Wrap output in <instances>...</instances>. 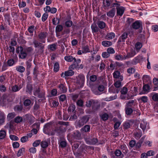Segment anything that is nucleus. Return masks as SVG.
<instances>
[{"mask_svg": "<svg viewBox=\"0 0 158 158\" xmlns=\"http://www.w3.org/2000/svg\"><path fill=\"white\" fill-rule=\"evenodd\" d=\"M85 141L86 143L89 145H98L99 144H102L104 143V140H102L103 143H98V139L94 136H91L90 137L87 138L85 139Z\"/></svg>", "mask_w": 158, "mask_h": 158, "instance_id": "obj_1", "label": "nucleus"}, {"mask_svg": "<svg viewBox=\"0 0 158 158\" xmlns=\"http://www.w3.org/2000/svg\"><path fill=\"white\" fill-rule=\"evenodd\" d=\"M14 110L16 112L21 113L23 110V106L21 105H16L14 106Z\"/></svg>", "mask_w": 158, "mask_h": 158, "instance_id": "obj_24", "label": "nucleus"}, {"mask_svg": "<svg viewBox=\"0 0 158 158\" xmlns=\"http://www.w3.org/2000/svg\"><path fill=\"white\" fill-rule=\"evenodd\" d=\"M102 45L104 47H108L112 45V42L110 41L104 40L102 42Z\"/></svg>", "mask_w": 158, "mask_h": 158, "instance_id": "obj_32", "label": "nucleus"}, {"mask_svg": "<svg viewBox=\"0 0 158 158\" xmlns=\"http://www.w3.org/2000/svg\"><path fill=\"white\" fill-rule=\"evenodd\" d=\"M128 35V34L127 32H123L119 37L118 40V42H125V40L127 38Z\"/></svg>", "mask_w": 158, "mask_h": 158, "instance_id": "obj_14", "label": "nucleus"}, {"mask_svg": "<svg viewBox=\"0 0 158 158\" xmlns=\"http://www.w3.org/2000/svg\"><path fill=\"white\" fill-rule=\"evenodd\" d=\"M73 136L75 139H79L81 138V134L79 131L77 130L74 132Z\"/></svg>", "mask_w": 158, "mask_h": 158, "instance_id": "obj_29", "label": "nucleus"}, {"mask_svg": "<svg viewBox=\"0 0 158 158\" xmlns=\"http://www.w3.org/2000/svg\"><path fill=\"white\" fill-rule=\"evenodd\" d=\"M100 105L98 103V102L94 100H92V110L96 111L98 110L100 108Z\"/></svg>", "mask_w": 158, "mask_h": 158, "instance_id": "obj_16", "label": "nucleus"}, {"mask_svg": "<svg viewBox=\"0 0 158 158\" xmlns=\"http://www.w3.org/2000/svg\"><path fill=\"white\" fill-rule=\"evenodd\" d=\"M15 63L14 60L12 59L9 60L7 62L8 65L10 66L13 65Z\"/></svg>", "mask_w": 158, "mask_h": 158, "instance_id": "obj_63", "label": "nucleus"}, {"mask_svg": "<svg viewBox=\"0 0 158 158\" xmlns=\"http://www.w3.org/2000/svg\"><path fill=\"white\" fill-rule=\"evenodd\" d=\"M23 118L21 117L18 116L15 118V122L16 123H19L21 122Z\"/></svg>", "mask_w": 158, "mask_h": 158, "instance_id": "obj_59", "label": "nucleus"}, {"mask_svg": "<svg viewBox=\"0 0 158 158\" xmlns=\"http://www.w3.org/2000/svg\"><path fill=\"white\" fill-rule=\"evenodd\" d=\"M116 0H102V6L104 9L106 10L109 8L114 7V4H116Z\"/></svg>", "mask_w": 158, "mask_h": 158, "instance_id": "obj_3", "label": "nucleus"}, {"mask_svg": "<svg viewBox=\"0 0 158 158\" xmlns=\"http://www.w3.org/2000/svg\"><path fill=\"white\" fill-rule=\"evenodd\" d=\"M120 4L117 3L116 4H114V7H116L117 10V16H122L123 14L125 8L122 6H120Z\"/></svg>", "mask_w": 158, "mask_h": 158, "instance_id": "obj_6", "label": "nucleus"}, {"mask_svg": "<svg viewBox=\"0 0 158 158\" xmlns=\"http://www.w3.org/2000/svg\"><path fill=\"white\" fill-rule=\"evenodd\" d=\"M143 92H140L139 94H144L145 93V92H147V93L149 92L150 89V88L148 84L145 85L143 86Z\"/></svg>", "mask_w": 158, "mask_h": 158, "instance_id": "obj_25", "label": "nucleus"}, {"mask_svg": "<svg viewBox=\"0 0 158 158\" xmlns=\"http://www.w3.org/2000/svg\"><path fill=\"white\" fill-rule=\"evenodd\" d=\"M132 27L134 29H138V20H137L133 23L132 24Z\"/></svg>", "mask_w": 158, "mask_h": 158, "instance_id": "obj_56", "label": "nucleus"}, {"mask_svg": "<svg viewBox=\"0 0 158 158\" xmlns=\"http://www.w3.org/2000/svg\"><path fill=\"white\" fill-rule=\"evenodd\" d=\"M145 28L143 26V25L142 21L139 20V33H141L143 32V31H145Z\"/></svg>", "mask_w": 158, "mask_h": 158, "instance_id": "obj_39", "label": "nucleus"}, {"mask_svg": "<svg viewBox=\"0 0 158 158\" xmlns=\"http://www.w3.org/2000/svg\"><path fill=\"white\" fill-rule=\"evenodd\" d=\"M136 54V52L135 49H131L130 52L127 53V55L124 56V59L132 57Z\"/></svg>", "mask_w": 158, "mask_h": 158, "instance_id": "obj_19", "label": "nucleus"}, {"mask_svg": "<svg viewBox=\"0 0 158 158\" xmlns=\"http://www.w3.org/2000/svg\"><path fill=\"white\" fill-rule=\"evenodd\" d=\"M33 89L32 85L31 84H28L26 85V91L30 94H32Z\"/></svg>", "mask_w": 158, "mask_h": 158, "instance_id": "obj_27", "label": "nucleus"}, {"mask_svg": "<svg viewBox=\"0 0 158 158\" xmlns=\"http://www.w3.org/2000/svg\"><path fill=\"white\" fill-rule=\"evenodd\" d=\"M40 108V105L39 103L37 101H35L34 105L33 106V110L34 111H36Z\"/></svg>", "mask_w": 158, "mask_h": 158, "instance_id": "obj_47", "label": "nucleus"}, {"mask_svg": "<svg viewBox=\"0 0 158 158\" xmlns=\"http://www.w3.org/2000/svg\"><path fill=\"white\" fill-rule=\"evenodd\" d=\"M108 115L107 113L103 114L101 116L102 119L104 121L107 120L108 119Z\"/></svg>", "mask_w": 158, "mask_h": 158, "instance_id": "obj_64", "label": "nucleus"}, {"mask_svg": "<svg viewBox=\"0 0 158 158\" xmlns=\"http://www.w3.org/2000/svg\"><path fill=\"white\" fill-rule=\"evenodd\" d=\"M72 70L70 69L65 71L64 73V76L66 77H68L73 75L74 74V72Z\"/></svg>", "mask_w": 158, "mask_h": 158, "instance_id": "obj_30", "label": "nucleus"}, {"mask_svg": "<svg viewBox=\"0 0 158 158\" xmlns=\"http://www.w3.org/2000/svg\"><path fill=\"white\" fill-rule=\"evenodd\" d=\"M31 101L30 99H26L24 102L23 104L24 105L26 106H29L31 104ZM33 104V102L32 103H31L32 105Z\"/></svg>", "mask_w": 158, "mask_h": 158, "instance_id": "obj_49", "label": "nucleus"}, {"mask_svg": "<svg viewBox=\"0 0 158 158\" xmlns=\"http://www.w3.org/2000/svg\"><path fill=\"white\" fill-rule=\"evenodd\" d=\"M57 87L60 93H65L67 91V88L65 86V84L64 83H60L58 85Z\"/></svg>", "mask_w": 158, "mask_h": 158, "instance_id": "obj_12", "label": "nucleus"}, {"mask_svg": "<svg viewBox=\"0 0 158 158\" xmlns=\"http://www.w3.org/2000/svg\"><path fill=\"white\" fill-rule=\"evenodd\" d=\"M145 32L144 30L143 33L140 34L139 35V50L142 48L143 46L142 43L145 42L146 38L145 37Z\"/></svg>", "mask_w": 158, "mask_h": 158, "instance_id": "obj_10", "label": "nucleus"}, {"mask_svg": "<svg viewBox=\"0 0 158 158\" xmlns=\"http://www.w3.org/2000/svg\"><path fill=\"white\" fill-rule=\"evenodd\" d=\"M149 96L152 97V99L154 101H158V93L153 92L150 94Z\"/></svg>", "mask_w": 158, "mask_h": 158, "instance_id": "obj_31", "label": "nucleus"}, {"mask_svg": "<svg viewBox=\"0 0 158 158\" xmlns=\"http://www.w3.org/2000/svg\"><path fill=\"white\" fill-rule=\"evenodd\" d=\"M25 116L26 119L31 124L34 123V120L33 119V117H32L30 115H29L27 114H26Z\"/></svg>", "mask_w": 158, "mask_h": 158, "instance_id": "obj_37", "label": "nucleus"}, {"mask_svg": "<svg viewBox=\"0 0 158 158\" xmlns=\"http://www.w3.org/2000/svg\"><path fill=\"white\" fill-rule=\"evenodd\" d=\"M79 143H75L72 146V150L73 152L74 153V151L78 148L79 146Z\"/></svg>", "mask_w": 158, "mask_h": 158, "instance_id": "obj_58", "label": "nucleus"}, {"mask_svg": "<svg viewBox=\"0 0 158 158\" xmlns=\"http://www.w3.org/2000/svg\"><path fill=\"white\" fill-rule=\"evenodd\" d=\"M90 116L88 115H84L81 117L78 122V124L79 127L83 126L89 121Z\"/></svg>", "mask_w": 158, "mask_h": 158, "instance_id": "obj_5", "label": "nucleus"}, {"mask_svg": "<svg viewBox=\"0 0 158 158\" xmlns=\"http://www.w3.org/2000/svg\"><path fill=\"white\" fill-rule=\"evenodd\" d=\"M25 151V148H22L20 149L17 153V156H20L22 155H23V152H24Z\"/></svg>", "mask_w": 158, "mask_h": 158, "instance_id": "obj_55", "label": "nucleus"}, {"mask_svg": "<svg viewBox=\"0 0 158 158\" xmlns=\"http://www.w3.org/2000/svg\"><path fill=\"white\" fill-rule=\"evenodd\" d=\"M48 48L51 50L53 51H55L56 49V45L54 44L49 45Z\"/></svg>", "mask_w": 158, "mask_h": 158, "instance_id": "obj_50", "label": "nucleus"}, {"mask_svg": "<svg viewBox=\"0 0 158 158\" xmlns=\"http://www.w3.org/2000/svg\"><path fill=\"white\" fill-rule=\"evenodd\" d=\"M110 11L106 13L107 15L110 18H113L115 14L116 9L115 7H112Z\"/></svg>", "mask_w": 158, "mask_h": 158, "instance_id": "obj_17", "label": "nucleus"}, {"mask_svg": "<svg viewBox=\"0 0 158 158\" xmlns=\"http://www.w3.org/2000/svg\"><path fill=\"white\" fill-rule=\"evenodd\" d=\"M6 132L5 130L2 129L0 130V140L4 139L6 137Z\"/></svg>", "mask_w": 158, "mask_h": 158, "instance_id": "obj_28", "label": "nucleus"}, {"mask_svg": "<svg viewBox=\"0 0 158 158\" xmlns=\"http://www.w3.org/2000/svg\"><path fill=\"white\" fill-rule=\"evenodd\" d=\"M90 126L89 125H85L81 129V132L83 133H88L90 131Z\"/></svg>", "mask_w": 158, "mask_h": 158, "instance_id": "obj_18", "label": "nucleus"}, {"mask_svg": "<svg viewBox=\"0 0 158 158\" xmlns=\"http://www.w3.org/2000/svg\"><path fill=\"white\" fill-rule=\"evenodd\" d=\"M64 59L68 62H72L73 60H75L76 58L73 57L71 56H66L64 57Z\"/></svg>", "mask_w": 158, "mask_h": 158, "instance_id": "obj_34", "label": "nucleus"}, {"mask_svg": "<svg viewBox=\"0 0 158 158\" xmlns=\"http://www.w3.org/2000/svg\"><path fill=\"white\" fill-rule=\"evenodd\" d=\"M48 35L47 32H41L39 33L37 37L39 41L43 43H45L46 42V39Z\"/></svg>", "mask_w": 158, "mask_h": 158, "instance_id": "obj_8", "label": "nucleus"}, {"mask_svg": "<svg viewBox=\"0 0 158 158\" xmlns=\"http://www.w3.org/2000/svg\"><path fill=\"white\" fill-rule=\"evenodd\" d=\"M83 53H86L89 52V48L88 45L83 46L81 48Z\"/></svg>", "mask_w": 158, "mask_h": 158, "instance_id": "obj_46", "label": "nucleus"}, {"mask_svg": "<svg viewBox=\"0 0 158 158\" xmlns=\"http://www.w3.org/2000/svg\"><path fill=\"white\" fill-rule=\"evenodd\" d=\"M49 125V123H47L45 126H44V127H45V128L44 130V133L48 135H55L56 133V132L54 130L53 131H49L48 129V128H47V127Z\"/></svg>", "mask_w": 158, "mask_h": 158, "instance_id": "obj_15", "label": "nucleus"}, {"mask_svg": "<svg viewBox=\"0 0 158 158\" xmlns=\"http://www.w3.org/2000/svg\"><path fill=\"white\" fill-rule=\"evenodd\" d=\"M73 115H72L69 118L70 121H74L77 118V116L76 114V112L73 113Z\"/></svg>", "mask_w": 158, "mask_h": 158, "instance_id": "obj_57", "label": "nucleus"}, {"mask_svg": "<svg viewBox=\"0 0 158 158\" xmlns=\"http://www.w3.org/2000/svg\"><path fill=\"white\" fill-rule=\"evenodd\" d=\"M120 63L118 62H116L115 63L113 64V61H112L110 63V67L111 68L112 70L114 69L117 66H120Z\"/></svg>", "mask_w": 158, "mask_h": 158, "instance_id": "obj_35", "label": "nucleus"}, {"mask_svg": "<svg viewBox=\"0 0 158 158\" xmlns=\"http://www.w3.org/2000/svg\"><path fill=\"white\" fill-rule=\"evenodd\" d=\"M92 33L94 34L100 31V29L95 23L92 24L91 26Z\"/></svg>", "mask_w": 158, "mask_h": 158, "instance_id": "obj_20", "label": "nucleus"}, {"mask_svg": "<svg viewBox=\"0 0 158 158\" xmlns=\"http://www.w3.org/2000/svg\"><path fill=\"white\" fill-rule=\"evenodd\" d=\"M54 131L56 133V135L59 136L65 131V129L64 127L61 126L56 127Z\"/></svg>", "mask_w": 158, "mask_h": 158, "instance_id": "obj_11", "label": "nucleus"}, {"mask_svg": "<svg viewBox=\"0 0 158 158\" xmlns=\"http://www.w3.org/2000/svg\"><path fill=\"white\" fill-rule=\"evenodd\" d=\"M4 19L5 21H6L9 24H10V16L9 14L6 13L4 15Z\"/></svg>", "mask_w": 158, "mask_h": 158, "instance_id": "obj_41", "label": "nucleus"}, {"mask_svg": "<svg viewBox=\"0 0 158 158\" xmlns=\"http://www.w3.org/2000/svg\"><path fill=\"white\" fill-rule=\"evenodd\" d=\"M59 68H60V65H59V63L57 62H56L54 65V67H53L54 71L55 73L57 72L59 70Z\"/></svg>", "mask_w": 158, "mask_h": 158, "instance_id": "obj_42", "label": "nucleus"}, {"mask_svg": "<svg viewBox=\"0 0 158 158\" xmlns=\"http://www.w3.org/2000/svg\"><path fill=\"white\" fill-rule=\"evenodd\" d=\"M63 29V27L61 25L58 24L56 27L55 32L56 33L61 32Z\"/></svg>", "mask_w": 158, "mask_h": 158, "instance_id": "obj_40", "label": "nucleus"}, {"mask_svg": "<svg viewBox=\"0 0 158 158\" xmlns=\"http://www.w3.org/2000/svg\"><path fill=\"white\" fill-rule=\"evenodd\" d=\"M79 64L73 62V63L69 66V69L73 70L76 69L78 70V67L79 66Z\"/></svg>", "mask_w": 158, "mask_h": 158, "instance_id": "obj_36", "label": "nucleus"}, {"mask_svg": "<svg viewBox=\"0 0 158 158\" xmlns=\"http://www.w3.org/2000/svg\"><path fill=\"white\" fill-rule=\"evenodd\" d=\"M10 139L12 140L18 141L19 140V138L16 136L13 135H10L9 136Z\"/></svg>", "mask_w": 158, "mask_h": 158, "instance_id": "obj_60", "label": "nucleus"}, {"mask_svg": "<svg viewBox=\"0 0 158 158\" xmlns=\"http://www.w3.org/2000/svg\"><path fill=\"white\" fill-rule=\"evenodd\" d=\"M5 115L4 114H0V124H2L5 122Z\"/></svg>", "mask_w": 158, "mask_h": 158, "instance_id": "obj_48", "label": "nucleus"}, {"mask_svg": "<svg viewBox=\"0 0 158 158\" xmlns=\"http://www.w3.org/2000/svg\"><path fill=\"white\" fill-rule=\"evenodd\" d=\"M143 83L147 82L150 80V77L148 75H144L142 77Z\"/></svg>", "mask_w": 158, "mask_h": 158, "instance_id": "obj_51", "label": "nucleus"}, {"mask_svg": "<svg viewBox=\"0 0 158 158\" xmlns=\"http://www.w3.org/2000/svg\"><path fill=\"white\" fill-rule=\"evenodd\" d=\"M40 143L41 147L43 148H46L48 146V143L46 141H42Z\"/></svg>", "mask_w": 158, "mask_h": 158, "instance_id": "obj_52", "label": "nucleus"}, {"mask_svg": "<svg viewBox=\"0 0 158 158\" xmlns=\"http://www.w3.org/2000/svg\"><path fill=\"white\" fill-rule=\"evenodd\" d=\"M115 36V34L114 32H110L108 33L106 36L107 39L111 40L114 38Z\"/></svg>", "mask_w": 158, "mask_h": 158, "instance_id": "obj_44", "label": "nucleus"}, {"mask_svg": "<svg viewBox=\"0 0 158 158\" xmlns=\"http://www.w3.org/2000/svg\"><path fill=\"white\" fill-rule=\"evenodd\" d=\"M76 106L75 105L72 104L70 105L68 108V112L69 114H72V113L76 112L75 110Z\"/></svg>", "mask_w": 158, "mask_h": 158, "instance_id": "obj_21", "label": "nucleus"}, {"mask_svg": "<svg viewBox=\"0 0 158 158\" xmlns=\"http://www.w3.org/2000/svg\"><path fill=\"white\" fill-rule=\"evenodd\" d=\"M115 155L117 157L116 158H123L124 155L122 153L121 151L119 149L116 150L114 152Z\"/></svg>", "mask_w": 158, "mask_h": 158, "instance_id": "obj_23", "label": "nucleus"}, {"mask_svg": "<svg viewBox=\"0 0 158 158\" xmlns=\"http://www.w3.org/2000/svg\"><path fill=\"white\" fill-rule=\"evenodd\" d=\"M129 144L131 147H134V150H138V142L136 143L135 140H131L130 141Z\"/></svg>", "mask_w": 158, "mask_h": 158, "instance_id": "obj_13", "label": "nucleus"}, {"mask_svg": "<svg viewBox=\"0 0 158 158\" xmlns=\"http://www.w3.org/2000/svg\"><path fill=\"white\" fill-rule=\"evenodd\" d=\"M76 83L80 88L83 87L85 83V77L84 74H80L76 77Z\"/></svg>", "mask_w": 158, "mask_h": 158, "instance_id": "obj_4", "label": "nucleus"}, {"mask_svg": "<svg viewBox=\"0 0 158 158\" xmlns=\"http://www.w3.org/2000/svg\"><path fill=\"white\" fill-rule=\"evenodd\" d=\"M16 52L17 54H19L18 56L19 59H25L27 56V53L25 49L22 46L18 47L16 49Z\"/></svg>", "mask_w": 158, "mask_h": 158, "instance_id": "obj_2", "label": "nucleus"}, {"mask_svg": "<svg viewBox=\"0 0 158 158\" xmlns=\"http://www.w3.org/2000/svg\"><path fill=\"white\" fill-rule=\"evenodd\" d=\"M128 91V89L125 87H123L120 91L121 93L122 94H126Z\"/></svg>", "mask_w": 158, "mask_h": 158, "instance_id": "obj_62", "label": "nucleus"}, {"mask_svg": "<svg viewBox=\"0 0 158 158\" xmlns=\"http://www.w3.org/2000/svg\"><path fill=\"white\" fill-rule=\"evenodd\" d=\"M33 94L39 98H43L45 97L44 93L43 91H41L39 87L34 90Z\"/></svg>", "mask_w": 158, "mask_h": 158, "instance_id": "obj_9", "label": "nucleus"}, {"mask_svg": "<svg viewBox=\"0 0 158 158\" xmlns=\"http://www.w3.org/2000/svg\"><path fill=\"white\" fill-rule=\"evenodd\" d=\"M34 27L35 26L34 25H31L28 27L27 30L30 33L29 36H33V32L35 30Z\"/></svg>", "mask_w": 158, "mask_h": 158, "instance_id": "obj_33", "label": "nucleus"}, {"mask_svg": "<svg viewBox=\"0 0 158 158\" xmlns=\"http://www.w3.org/2000/svg\"><path fill=\"white\" fill-rule=\"evenodd\" d=\"M16 70L19 72L22 73L25 71V68L22 66H17L16 67Z\"/></svg>", "mask_w": 158, "mask_h": 158, "instance_id": "obj_38", "label": "nucleus"}, {"mask_svg": "<svg viewBox=\"0 0 158 158\" xmlns=\"http://www.w3.org/2000/svg\"><path fill=\"white\" fill-rule=\"evenodd\" d=\"M38 68L35 67L33 69V74L34 76V78L35 79H37L38 75L39 74L38 71Z\"/></svg>", "mask_w": 158, "mask_h": 158, "instance_id": "obj_43", "label": "nucleus"}, {"mask_svg": "<svg viewBox=\"0 0 158 158\" xmlns=\"http://www.w3.org/2000/svg\"><path fill=\"white\" fill-rule=\"evenodd\" d=\"M120 75V72L118 71H115L113 73V77L116 79L119 78Z\"/></svg>", "mask_w": 158, "mask_h": 158, "instance_id": "obj_54", "label": "nucleus"}, {"mask_svg": "<svg viewBox=\"0 0 158 158\" xmlns=\"http://www.w3.org/2000/svg\"><path fill=\"white\" fill-rule=\"evenodd\" d=\"M126 114L128 115H131L133 112V110L130 108H126L125 109Z\"/></svg>", "mask_w": 158, "mask_h": 158, "instance_id": "obj_53", "label": "nucleus"}, {"mask_svg": "<svg viewBox=\"0 0 158 158\" xmlns=\"http://www.w3.org/2000/svg\"><path fill=\"white\" fill-rule=\"evenodd\" d=\"M147 123L145 120H143L140 124V127L142 129L143 131L144 132L146 128Z\"/></svg>", "mask_w": 158, "mask_h": 158, "instance_id": "obj_26", "label": "nucleus"}, {"mask_svg": "<svg viewBox=\"0 0 158 158\" xmlns=\"http://www.w3.org/2000/svg\"><path fill=\"white\" fill-rule=\"evenodd\" d=\"M73 24V22L70 20H68L65 22V25L67 28L71 27Z\"/></svg>", "mask_w": 158, "mask_h": 158, "instance_id": "obj_45", "label": "nucleus"}, {"mask_svg": "<svg viewBox=\"0 0 158 158\" xmlns=\"http://www.w3.org/2000/svg\"><path fill=\"white\" fill-rule=\"evenodd\" d=\"M33 43L35 48H39V51L41 53H42L44 52V44H43L40 41L39 42L36 40H34Z\"/></svg>", "mask_w": 158, "mask_h": 158, "instance_id": "obj_7", "label": "nucleus"}, {"mask_svg": "<svg viewBox=\"0 0 158 158\" xmlns=\"http://www.w3.org/2000/svg\"><path fill=\"white\" fill-rule=\"evenodd\" d=\"M97 24L98 26V28L101 29H103L106 26V24L103 21L98 20L97 22Z\"/></svg>", "mask_w": 158, "mask_h": 158, "instance_id": "obj_22", "label": "nucleus"}, {"mask_svg": "<svg viewBox=\"0 0 158 158\" xmlns=\"http://www.w3.org/2000/svg\"><path fill=\"white\" fill-rule=\"evenodd\" d=\"M66 99V96L65 94H62L60 96L59 100L60 102H63Z\"/></svg>", "mask_w": 158, "mask_h": 158, "instance_id": "obj_61", "label": "nucleus"}]
</instances>
